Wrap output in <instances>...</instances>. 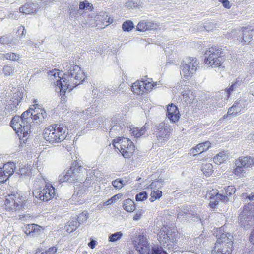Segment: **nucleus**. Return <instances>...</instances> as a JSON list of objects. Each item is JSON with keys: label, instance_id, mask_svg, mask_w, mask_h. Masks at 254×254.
I'll list each match as a JSON object with an SVG mask.
<instances>
[{"label": "nucleus", "instance_id": "obj_40", "mask_svg": "<svg viewBox=\"0 0 254 254\" xmlns=\"http://www.w3.org/2000/svg\"><path fill=\"white\" fill-rule=\"evenodd\" d=\"M151 197L149 200L151 202H153L155 200L160 198L162 195V192L158 189H153L151 192Z\"/></svg>", "mask_w": 254, "mask_h": 254}, {"label": "nucleus", "instance_id": "obj_54", "mask_svg": "<svg viewBox=\"0 0 254 254\" xmlns=\"http://www.w3.org/2000/svg\"><path fill=\"white\" fill-rule=\"evenodd\" d=\"M101 88H103L101 90V94L103 95H108L115 91V89H111V90H110L109 88H106L102 86H101Z\"/></svg>", "mask_w": 254, "mask_h": 254}, {"label": "nucleus", "instance_id": "obj_64", "mask_svg": "<svg viewBox=\"0 0 254 254\" xmlns=\"http://www.w3.org/2000/svg\"><path fill=\"white\" fill-rule=\"evenodd\" d=\"M190 154L196 156L197 154H200L199 153V151H198V149H197V147L196 146L195 148H192L190 151Z\"/></svg>", "mask_w": 254, "mask_h": 254}, {"label": "nucleus", "instance_id": "obj_51", "mask_svg": "<svg viewBox=\"0 0 254 254\" xmlns=\"http://www.w3.org/2000/svg\"><path fill=\"white\" fill-rule=\"evenodd\" d=\"M93 175L94 173L92 172H91L89 175H87V177L85 181L83 182L84 186L85 187H88L91 183L90 181L92 180L93 179Z\"/></svg>", "mask_w": 254, "mask_h": 254}, {"label": "nucleus", "instance_id": "obj_18", "mask_svg": "<svg viewBox=\"0 0 254 254\" xmlns=\"http://www.w3.org/2000/svg\"><path fill=\"white\" fill-rule=\"evenodd\" d=\"M249 102L246 99L242 98L237 100L228 111L227 115H235L240 113L248 106Z\"/></svg>", "mask_w": 254, "mask_h": 254}, {"label": "nucleus", "instance_id": "obj_46", "mask_svg": "<svg viewBox=\"0 0 254 254\" xmlns=\"http://www.w3.org/2000/svg\"><path fill=\"white\" fill-rule=\"evenodd\" d=\"M112 184L116 189H120L125 185L123 181L121 179H117L113 181Z\"/></svg>", "mask_w": 254, "mask_h": 254}, {"label": "nucleus", "instance_id": "obj_56", "mask_svg": "<svg viewBox=\"0 0 254 254\" xmlns=\"http://www.w3.org/2000/svg\"><path fill=\"white\" fill-rule=\"evenodd\" d=\"M18 173L21 176H26L27 174L29 173V169L28 167H22L19 168V172H18Z\"/></svg>", "mask_w": 254, "mask_h": 254}, {"label": "nucleus", "instance_id": "obj_11", "mask_svg": "<svg viewBox=\"0 0 254 254\" xmlns=\"http://www.w3.org/2000/svg\"><path fill=\"white\" fill-rule=\"evenodd\" d=\"M241 227L247 230L249 229L254 223V216L253 214L252 204L249 203L245 205L243 210L239 216Z\"/></svg>", "mask_w": 254, "mask_h": 254}, {"label": "nucleus", "instance_id": "obj_59", "mask_svg": "<svg viewBox=\"0 0 254 254\" xmlns=\"http://www.w3.org/2000/svg\"><path fill=\"white\" fill-rule=\"evenodd\" d=\"M58 250V248L56 246L52 247L49 248L48 249L46 250L47 253H49L50 254H55Z\"/></svg>", "mask_w": 254, "mask_h": 254}, {"label": "nucleus", "instance_id": "obj_37", "mask_svg": "<svg viewBox=\"0 0 254 254\" xmlns=\"http://www.w3.org/2000/svg\"><path fill=\"white\" fill-rule=\"evenodd\" d=\"M201 171L206 176H209L213 172V166L210 163H206L202 166Z\"/></svg>", "mask_w": 254, "mask_h": 254}, {"label": "nucleus", "instance_id": "obj_3", "mask_svg": "<svg viewBox=\"0 0 254 254\" xmlns=\"http://www.w3.org/2000/svg\"><path fill=\"white\" fill-rule=\"evenodd\" d=\"M158 240L161 246H153L151 248V254H168L164 248L171 251L178 250V242L175 237V233H169V231L166 227L160 229L158 234Z\"/></svg>", "mask_w": 254, "mask_h": 254}, {"label": "nucleus", "instance_id": "obj_36", "mask_svg": "<svg viewBox=\"0 0 254 254\" xmlns=\"http://www.w3.org/2000/svg\"><path fill=\"white\" fill-rule=\"evenodd\" d=\"M228 157V155L224 152H220L213 158V160L215 163L220 164L226 160Z\"/></svg>", "mask_w": 254, "mask_h": 254}, {"label": "nucleus", "instance_id": "obj_14", "mask_svg": "<svg viewBox=\"0 0 254 254\" xmlns=\"http://www.w3.org/2000/svg\"><path fill=\"white\" fill-rule=\"evenodd\" d=\"M33 194L35 198L43 201H48L55 196V189L52 185L46 184L42 189L34 190Z\"/></svg>", "mask_w": 254, "mask_h": 254}, {"label": "nucleus", "instance_id": "obj_29", "mask_svg": "<svg viewBox=\"0 0 254 254\" xmlns=\"http://www.w3.org/2000/svg\"><path fill=\"white\" fill-rule=\"evenodd\" d=\"M144 81H137L135 82L131 86V90L137 95H142L143 92Z\"/></svg>", "mask_w": 254, "mask_h": 254}, {"label": "nucleus", "instance_id": "obj_52", "mask_svg": "<svg viewBox=\"0 0 254 254\" xmlns=\"http://www.w3.org/2000/svg\"><path fill=\"white\" fill-rule=\"evenodd\" d=\"M147 29L146 22H144V21L139 22L137 26V30L141 32L146 31Z\"/></svg>", "mask_w": 254, "mask_h": 254}, {"label": "nucleus", "instance_id": "obj_5", "mask_svg": "<svg viewBox=\"0 0 254 254\" xmlns=\"http://www.w3.org/2000/svg\"><path fill=\"white\" fill-rule=\"evenodd\" d=\"M66 127L62 124H54L47 127L43 132L44 139L51 144L64 140L67 134Z\"/></svg>", "mask_w": 254, "mask_h": 254}, {"label": "nucleus", "instance_id": "obj_7", "mask_svg": "<svg viewBox=\"0 0 254 254\" xmlns=\"http://www.w3.org/2000/svg\"><path fill=\"white\" fill-rule=\"evenodd\" d=\"M235 168L233 173L239 178L245 177L247 171H249L254 166V157L250 156L239 157L235 161Z\"/></svg>", "mask_w": 254, "mask_h": 254}, {"label": "nucleus", "instance_id": "obj_27", "mask_svg": "<svg viewBox=\"0 0 254 254\" xmlns=\"http://www.w3.org/2000/svg\"><path fill=\"white\" fill-rule=\"evenodd\" d=\"M149 128V126L146 123L140 129L138 127H133L130 129V134L135 138H138L144 135Z\"/></svg>", "mask_w": 254, "mask_h": 254}, {"label": "nucleus", "instance_id": "obj_10", "mask_svg": "<svg viewBox=\"0 0 254 254\" xmlns=\"http://www.w3.org/2000/svg\"><path fill=\"white\" fill-rule=\"evenodd\" d=\"M198 67V62L196 58L188 57L181 64L180 74L185 78L191 77Z\"/></svg>", "mask_w": 254, "mask_h": 254}, {"label": "nucleus", "instance_id": "obj_17", "mask_svg": "<svg viewBox=\"0 0 254 254\" xmlns=\"http://www.w3.org/2000/svg\"><path fill=\"white\" fill-rule=\"evenodd\" d=\"M192 207L193 208L195 206H182L178 211V218L182 217L186 220L191 219L194 222H198L201 220V218L197 214L192 210Z\"/></svg>", "mask_w": 254, "mask_h": 254}, {"label": "nucleus", "instance_id": "obj_20", "mask_svg": "<svg viewBox=\"0 0 254 254\" xmlns=\"http://www.w3.org/2000/svg\"><path fill=\"white\" fill-rule=\"evenodd\" d=\"M43 230L41 226L35 224H30L26 226L24 231L27 236L35 237L40 235Z\"/></svg>", "mask_w": 254, "mask_h": 254}, {"label": "nucleus", "instance_id": "obj_12", "mask_svg": "<svg viewBox=\"0 0 254 254\" xmlns=\"http://www.w3.org/2000/svg\"><path fill=\"white\" fill-rule=\"evenodd\" d=\"M171 128L165 122L157 124L154 127V134L160 142H165L170 137Z\"/></svg>", "mask_w": 254, "mask_h": 254}, {"label": "nucleus", "instance_id": "obj_41", "mask_svg": "<svg viewBox=\"0 0 254 254\" xmlns=\"http://www.w3.org/2000/svg\"><path fill=\"white\" fill-rule=\"evenodd\" d=\"M211 143L209 141H205L204 142L199 143L196 147L197 149L199 151L200 153H202L204 151H206L210 147Z\"/></svg>", "mask_w": 254, "mask_h": 254}, {"label": "nucleus", "instance_id": "obj_16", "mask_svg": "<svg viewBox=\"0 0 254 254\" xmlns=\"http://www.w3.org/2000/svg\"><path fill=\"white\" fill-rule=\"evenodd\" d=\"M206 198L210 199L209 206L214 208L218 203L219 200L223 202H227L229 198L227 195H225L222 193H219V191L217 189H212L207 191L206 194Z\"/></svg>", "mask_w": 254, "mask_h": 254}, {"label": "nucleus", "instance_id": "obj_45", "mask_svg": "<svg viewBox=\"0 0 254 254\" xmlns=\"http://www.w3.org/2000/svg\"><path fill=\"white\" fill-rule=\"evenodd\" d=\"M122 236L123 233L120 231L110 234L109 236V241L112 242H116L120 239Z\"/></svg>", "mask_w": 254, "mask_h": 254}, {"label": "nucleus", "instance_id": "obj_30", "mask_svg": "<svg viewBox=\"0 0 254 254\" xmlns=\"http://www.w3.org/2000/svg\"><path fill=\"white\" fill-rule=\"evenodd\" d=\"M96 20L101 21L105 26H108L113 21V19H111V18L108 16L107 14L105 12L101 13L100 15H98Z\"/></svg>", "mask_w": 254, "mask_h": 254}, {"label": "nucleus", "instance_id": "obj_33", "mask_svg": "<svg viewBox=\"0 0 254 254\" xmlns=\"http://www.w3.org/2000/svg\"><path fill=\"white\" fill-rule=\"evenodd\" d=\"M123 204L124 209L127 212H132L135 210L134 202L130 199L124 200Z\"/></svg>", "mask_w": 254, "mask_h": 254}, {"label": "nucleus", "instance_id": "obj_34", "mask_svg": "<svg viewBox=\"0 0 254 254\" xmlns=\"http://www.w3.org/2000/svg\"><path fill=\"white\" fill-rule=\"evenodd\" d=\"M182 95L183 99L186 103H191L194 99V96L192 95V91L190 90H185L182 91Z\"/></svg>", "mask_w": 254, "mask_h": 254}, {"label": "nucleus", "instance_id": "obj_50", "mask_svg": "<svg viewBox=\"0 0 254 254\" xmlns=\"http://www.w3.org/2000/svg\"><path fill=\"white\" fill-rule=\"evenodd\" d=\"M10 177V176L7 175V174H6L2 168H0V183L5 182Z\"/></svg>", "mask_w": 254, "mask_h": 254}, {"label": "nucleus", "instance_id": "obj_31", "mask_svg": "<svg viewBox=\"0 0 254 254\" xmlns=\"http://www.w3.org/2000/svg\"><path fill=\"white\" fill-rule=\"evenodd\" d=\"M243 37L242 42L246 43L249 42L252 38L251 32L254 31V29L248 30V27H242Z\"/></svg>", "mask_w": 254, "mask_h": 254}, {"label": "nucleus", "instance_id": "obj_58", "mask_svg": "<svg viewBox=\"0 0 254 254\" xmlns=\"http://www.w3.org/2000/svg\"><path fill=\"white\" fill-rule=\"evenodd\" d=\"M219 1L222 3L223 6L225 8L229 9L231 6L228 0H219Z\"/></svg>", "mask_w": 254, "mask_h": 254}, {"label": "nucleus", "instance_id": "obj_57", "mask_svg": "<svg viewBox=\"0 0 254 254\" xmlns=\"http://www.w3.org/2000/svg\"><path fill=\"white\" fill-rule=\"evenodd\" d=\"M157 24L152 22H146V27L147 28V30H150L152 29H156Z\"/></svg>", "mask_w": 254, "mask_h": 254}, {"label": "nucleus", "instance_id": "obj_49", "mask_svg": "<svg viewBox=\"0 0 254 254\" xmlns=\"http://www.w3.org/2000/svg\"><path fill=\"white\" fill-rule=\"evenodd\" d=\"M147 196L148 194L146 191H142L136 195L135 199L137 201H142L146 199Z\"/></svg>", "mask_w": 254, "mask_h": 254}, {"label": "nucleus", "instance_id": "obj_48", "mask_svg": "<svg viewBox=\"0 0 254 254\" xmlns=\"http://www.w3.org/2000/svg\"><path fill=\"white\" fill-rule=\"evenodd\" d=\"M163 184V181L161 179L159 180L154 181L151 183L149 187L151 189H156V188H160Z\"/></svg>", "mask_w": 254, "mask_h": 254}, {"label": "nucleus", "instance_id": "obj_13", "mask_svg": "<svg viewBox=\"0 0 254 254\" xmlns=\"http://www.w3.org/2000/svg\"><path fill=\"white\" fill-rule=\"evenodd\" d=\"M84 170L85 169L81 166H78L77 168L75 166H72L69 170L64 171L59 176V181L60 183L65 182L73 183L79 179L78 173L80 171Z\"/></svg>", "mask_w": 254, "mask_h": 254}, {"label": "nucleus", "instance_id": "obj_44", "mask_svg": "<svg viewBox=\"0 0 254 254\" xmlns=\"http://www.w3.org/2000/svg\"><path fill=\"white\" fill-rule=\"evenodd\" d=\"M92 5L85 0L80 2L79 8L81 11V12H83L82 10L84 9L92 10Z\"/></svg>", "mask_w": 254, "mask_h": 254}, {"label": "nucleus", "instance_id": "obj_2", "mask_svg": "<svg viewBox=\"0 0 254 254\" xmlns=\"http://www.w3.org/2000/svg\"><path fill=\"white\" fill-rule=\"evenodd\" d=\"M47 114L40 104L33 105L21 116L14 117L11 121V126L17 133L20 132L26 137L30 131L31 124H40L47 121Z\"/></svg>", "mask_w": 254, "mask_h": 254}, {"label": "nucleus", "instance_id": "obj_43", "mask_svg": "<svg viewBox=\"0 0 254 254\" xmlns=\"http://www.w3.org/2000/svg\"><path fill=\"white\" fill-rule=\"evenodd\" d=\"M236 191V188L233 186H229L224 190H221V193L225 195L230 196Z\"/></svg>", "mask_w": 254, "mask_h": 254}, {"label": "nucleus", "instance_id": "obj_9", "mask_svg": "<svg viewBox=\"0 0 254 254\" xmlns=\"http://www.w3.org/2000/svg\"><path fill=\"white\" fill-rule=\"evenodd\" d=\"M113 145L126 158L130 157L134 151L135 146L133 142L127 138L118 137L113 140Z\"/></svg>", "mask_w": 254, "mask_h": 254}, {"label": "nucleus", "instance_id": "obj_21", "mask_svg": "<svg viewBox=\"0 0 254 254\" xmlns=\"http://www.w3.org/2000/svg\"><path fill=\"white\" fill-rule=\"evenodd\" d=\"M168 118L173 123H176L180 118V114L176 106L171 104L167 108V114Z\"/></svg>", "mask_w": 254, "mask_h": 254}, {"label": "nucleus", "instance_id": "obj_24", "mask_svg": "<svg viewBox=\"0 0 254 254\" xmlns=\"http://www.w3.org/2000/svg\"><path fill=\"white\" fill-rule=\"evenodd\" d=\"M111 125L112 127L109 131V134L111 135H114L115 134L120 132L122 133L124 131L125 125L118 121L112 120Z\"/></svg>", "mask_w": 254, "mask_h": 254}, {"label": "nucleus", "instance_id": "obj_35", "mask_svg": "<svg viewBox=\"0 0 254 254\" xmlns=\"http://www.w3.org/2000/svg\"><path fill=\"white\" fill-rule=\"evenodd\" d=\"M3 73L5 76H13L15 74V67L9 64L5 65L2 69Z\"/></svg>", "mask_w": 254, "mask_h": 254}, {"label": "nucleus", "instance_id": "obj_28", "mask_svg": "<svg viewBox=\"0 0 254 254\" xmlns=\"http://www.w3.org/2000/svg\"><path fill=\"white\" fill-rule=\"evenodd\" d=\"M96 112V110L94 109V105L87 108L85 111H77V115L82 117L84 120L88 118V117H91Z\"/></svg>", "mask_w": 254, "mask_h": 254}, {"label": "nucleus", "instance_id": "obj_61", "mask_svg": "<svg viewBox=\"0 0 254 254\" xmlns=\"http://www.w3.org/2000/svg\"><path fill=\"white\" fill-rule=\"evenodd\" d=\"M18 33L22 36H25L26 34V31L24 26H20L18 29Z\"/></svg>", "mask_w": 254, "mask_h": 254}, {"label": "nucleus", "instance_id": "obj_15", "mask_svg": "<svg viewBox=\"0 0 254 254\" xmlns=\"http://www.w3.org/2000/svg\"><path fill=\"white\" fill-rule=\"evenodd\" d=\"M133 244L135 250L140 254H149L150 245L146 235L139 234L135 237Z\"/></svg>", "mask_w": 254, "mask_h": 254}, {"label": "nucleus", "instance_id": "obj_55", "mask_svg": "<svg viewBox=\"0 0 254 254\" xmlns=\"http://www.w3.org/2000/svg\"><path fill=\"white\" fill-rule=\"evenodd\" d=\"M143 86V92H144L145 90L149 91L152 89L155 86V85L154 84H152L151 82H146L144 81Z\"/></svg>", "mask_w": 254, "mask_h": 254}, {"label": "nucleus", "instance_id": "obj_39", "mask_svg": "<svg viewBox=\"0 0 254 254\" xmlns=\"http://www.w3.org/2000/svg\"><path fill=\"white\" fill-rule=\"evenodd\" d=\"M4 58L10 61L19 62L20 56L18 54L13 52H8L4 55Z\"/></svg>", "mask_w": 254, "mask_h": 254}, {"label": "nucleus", "instance_id": "obj_63", "mask_svg": "<svg viewBox=\"0 0 254 254\" xmlns=\"http://www.w3.org/2000/svg\"><path fill=\"white\" fill-rule=\"evenodd\" d=\"M122 195H123L121 193H118L114 195L111 198V199H112V201L113 202V203H115L117 200L121 198Z\"/></svg>", "mask_w": 254, "mask_h": 254}, {"label": "nucleus", "instance_id": "obj_53", "mask_svg": "<svg viewBox=\"0 0 254 254\" xmlns=\"http://www.w3.org/2000/svg\"><path fill=\"white\" fill-rule=\"evenodd\" d=\"M126 7L128 8H136L138 7L137 1L135 0H129L125 5Z\"/></svg>", "mask_w": 254, "mask_h": 254}, {"label": "nucleus", "instance_id": "obj_38", "mask_svg": "<svg viewBox=\"0 0 254 254\" xmlns=\"http://www.w3.org/2000/svg\"><path fill=\"white\" fill-rule=\"evenodd\" d=\"M79 224H80L78 223V222L77 221L76 218L72 220L71 221H69V224L68 226H66L67 231L69 232H71L74 230H75L79 226Z\"/></svg>", "mask_w": 254, "mask_h": 254}, {"label": "nucleus", "instance_id": "obj_6", "mask_svg": "<svg viewBox=\"0 0 254 254\" xmlns=\"http://www.w3.org/2000/svg\"><path fill=\"white\" fill-rule=\"evenodd\" d=\"M222 54L221 48L217 46H213L205 53L204 62L212 68L219 67L224 60Z\"/></svg>", "mask_w": 254, "mask_h": 254}, {"label": "nucleus", "instance_id": "obj_23", "mask_svg": "<svg viewBox=\"0 0 254 254\" xmlns=\"http://www.w3.org/2000/svg\"><path fill=\"white\" fill-rule=\"evenodd\" d=\"M86 188L84 184L80 187L78 191H75L74 193L72 196V200L75 204H83L84 202V199H82V196L87 193Z\"/></svg>", "mask_w": 254, "mask_h": 254}, {"label": "nucleus", "instance_id": "obj_25", "mask_svg": "<svg viewBox=\"0 0 254 254\" xmlns=\"http://www.w3.org/2000/svg\"><path fill=\"white\" fill-rule=\"evenodd\" d=\"M38 8V5L36 3L32 2H27L22 6L19 8L20 12L25 14H28L34 13Z\"/></svg>", "mask_w": 254, "mask_h": 254}, {"label": "nucleus", "instance_id": "obj_19", "mask_svg": "<svg viewBox=\"0 0 254 254\" xmlns=\"http://www.w3.org/2000/svg\"><path fill=\"white\" fill-rule=\"evenodd\" d=\"M22 100V93L20 91L16 92L14 93V95L8 104L6 105L5 110L9 113L16 110L17 106Z\"/></svg>", "mask_w": 254, "mask_h": 254}, {"label": "nucleus", "instance_id": "obj_8", "mask_svg": "<svg viewBox=\"0 0 254 254\" xmlns=\"http://www.w3.org/2000/svg\"><path fill=\"white\" fill-rule=\"evenodd\" d=\"M26 200V197L21 191L8 195L5 200V209L9 211H16L24 208Z\"/></svg>", "mask_w": 254, "mask_h": 254}, {"label": "nucleus", "instance_id": "obj_4", "mask_svg": "<svg viewBox=\"0 0 254 254\" xmlns=\"http://www.w3.org/2000/svg\"><path fill=\"white\" fill-rule=\"evenodd\" d=\"M225 227L217 228L214 232L217 238L214 249L212 251V254H231L233 247V236L229 233L226 232Z\"/></svg>", "mask_w": 254, "mask_h": 254}, {"label": "nucleus", "instance_id": "obj_60", "mask_svg": "<svg viewBox=\"0 0 254 254\" xmlns=\"http://www.w3.org/2000/svg\"><path fill=\"white\" fill-rule=\"evenodd\" d=\"M87 127L89 128L97 127H98V124L94 122V121H90L87 124Z\"/></svg>", "mask_w": 254, "mask_h": 254}, {"label": "nucleus", "instance_id": "obj_22", "mask_svg": "<svg viewBox=\"0 0 254 254\" xmlns=\"http://www.w3.org/2000/svg\"><path fill=\"white\" fill-rule=\"evenodd\" d=\"M243 83V80L238 78L236 81L233 83L229 88L226 90L222 91L220 93L222 94V98H224L225 100H227L229 98L230 95L231 93L236 91Z\"/></svg>", "mask_w": 254, "mask_h": 254}, {"label": "nucleus", "instance_id": "obj_42", "mask_svg": "<svg viewBox=\"0 0 254 254\" xmlns=\"http://www.w3.org/2000/svg\"><path fill=\"white\" fill-rule=\"evenodd\" d=\"M133 23L130 20L124 22L122 24V28L124 31L129 32L134 28Z\"/></svg>", "mask_w": 254, "mask_h": 254}, {"label": "nucleus", "instance_id": "obj_62", "mask_svg": "<svg viewBox=\"0 0 254 254\" xmlns=\"http://www.w3.org/2000/svg\"><path fill=\"white\" fill-rule=\"evenodd\" d=\"M10 42L6 36H2L0 37V43L1 44H8Z\"/></svg>", "mask_w": 254, "mask_h": 254}, {"label": "nucleus", "instance_id": "obj_47", "mask_svg": "<svg viewBox=\"0 0 254 254\" xmlns=\"http://www.w3.org/2000/svg\"><path fill=\"white\" fill-rule=\"evenodd\" d=\"M88 218V214L87 212L84 211L80 213L78 216L77 221L78 222L79 224H81L86 221Z\"/></svg>", "mask_w": 254, "mask_h": 254}, {"label": "nucleus", "instance_id": "obj_32", "mask_svg": "<svg viewBox=\"0 0 254 254\" xmlns=\"http://www.w3.org/2000/svg\"><path fill=\"white\" fill-rule=\"evenodd\" d=\"M16 168V164L13 162H9L3 166V170L7 174L8 176H11L14 172Z\"/></svg>", "mask_w": 254, "mask_h": 254}, {"label": "nucleus", "instance_id": "obj_1", "mask_svg": "<svg viewBox=\"0 0 254 254\" xmlns=\"http://www.w3.org/2000/svg\"><path fill=\"white\" fill-rule=\"evenodd\" d=\"M63 66L64 69V75L59 70L55 69L49 71V75L60 79L56 82L57 86L60 89V95H64L69 89L71 90L76 86L82 83L85 80V74L80 67L77 65H71L66 62H64Z\"/></svg>", "mask_w": 254, "mask_h": 254}, {"label": "nucleus", "instance_id": "obj_26", "mask_svg": "<svg viewBox=\"0 0 254 254\" xmlns=\"http://www.w3.org/2000/svg\"><path fill=\"white\" fill-rule=\"evenodd\" d=\"M68 13L69 14V19L72 20L73 19H77L79 16L82 15L83 12H81L80 9H78L77 5L70 4L68 7Z\"/></svg>", "mask_w": 254, "mask_h": 254}]
</instances>
